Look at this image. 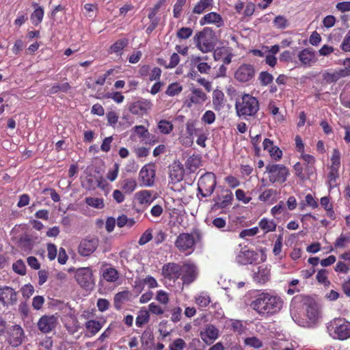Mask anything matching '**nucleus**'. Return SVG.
Returning a JSON list of instances; mask_svg holds the SVG:
<instances>
[{"label":"nucleus","mask_w":350,"mask_h":350,"mask_svg":"<svg viewBox=\"0 0 350 350\" xmlns=\"http://www.w3.org/2000/svg\"><path fill=\"white\" fill-rule=\"evenodd\" d=\"M283 304L282 299L275 293L258 291L249 306L260 317H269L278 313Z\"/></svg>","instance_id":"nucleus-1"},{"label":"nucleus","mask_w":350,"mask_h":350,"mask_svg":"<svg viewBox=\"0 0 350 350\" xmlns=\"http://www.w3.org/2000/svg\"><path fill=\"white\" fill-rule=\"evenodd\" d=\"M235 109L239 117L248 120L250 117L254 116L258 111V100L250 94H245L239 100L236 102Z\"/></svg>","instance_id":"nucleus-2"},{"label":"nucleus","mask_w":350,"mask_h":350,"mask_svg":"<svg viewBox=\"0 0 350 350\" xmlns=\"http://www.w3.org/2000/svg\"><path fill=\"white\" fill-rule=\"evenodd\" d=\"M327 329L329 335L340 340L350 338V323L344 319L336 318L327 323Z\"/></svg>","instance_id":"nucleus-3"},{"label":"nucleus","mask_w":350,"mask_h":350,"mask_svg":"<svg viewBox=\"0 0 350 350\" xmlns=\"http://www.w3.org/2000/svg\"><path fill=\"white\" fill-rule=\"evenodd\" d=\"M266 172L269 174V180L272 183H283L286 180L289 175L288 169L280 164L267 165Z\"/></svg>","instance_id":"nucleus-4"},{"label":"nucleus","mask_w":350,"mask_h":350,"mask_svg":"<svg viewBox=\"0 0 350 350\" xmlns=\"http://www.w3.org/2000/svg\"><path fill=\"white\" fill-rule=\"evenodd\" d=\"M216 186V178L213 173L208 172L202 175L198 183V189L203 197L210 196Z\"/></svg>","instance_id":"nucleus-5"},{"label":"nucleus","mask_w":350,"mask_h":350,"mask_svg":"<svg viewBox=\"0 0 350 350\" xmlns=\"http://www.w3.org/2000/svg\"><path fill=\"white\" fill-rule=\"evenodd\" d=\"M235 261L241 265H246L256 262L258 258V254L250 250L247 246L239 245L236 248Z\"/></svg>","instance_id":"nucleus-6"},{"label":"nucleus","mask_w":350,"mask_h":350,"mask_svg":"<svg viewBox=\"0 0 350 350\" xmlns=\"http://www.w3.org/2000/svg\"><path fill=\"white\" fill-rule=\"evenodd\" d=\"M254 66L250 64L240 65L234 72V79L240 83H247L252 81L255 77Z\"/></svg>","instance_id":"nucleus-7"},{"label":"nucleus","mask_w":350,"mask_h":350,"mask_svg":"<svg viewBox=\"0 0 350 350\" xmlns=\"http://www.w3.org/2000/svg\"><path fill=\"white\" fill-rule=\"evenodd\" d=\"M75 278L77 283L84 288H91L94 284L92 271L90 267L77 269Z\"/></svg>","instance_id":"nucleus-8"},{"label":"nucleus","mask_w":350,"mask_h":350,"mask_svg":"<svg viewBox=\"0 0 350 350\" xmlns=\"http://www.w3.org/2000/svg\"><path fill=\"white\" fill-rule=\"evenodd\" d=\"M198 269L193 262H185L182 265L180 278L183 284L189 285L193 283L198 276Z\"/></svg>","instance_id":"nucleus-9"},{"label":"nucleus","mask_w":350,"mask_h":350,"mask_svg":"<svg viewBox=\"0 0 350 350\" xmlns=\"http://www.w3.org/2000/svg\"><path fill=\"white\" fill-rule=\"evenodd\" d=\"M98 246V239L95 237H86L78 245L77 252L81 256L88 257L93 254Z\"/></svg>","instance_id":"nucleus-10"},{"label":"nucleus","mask_w":350,"mask_h":350,"mask_svg":"<svg viewBox=\"0 0 350 350\" xmlns=\"http://www.w3.org/2000/svg\"><path fill=\"white\" fill-rule=\"evenodd\" d=\"M154 192L150 190H142L134 194L133 203L134 206L141 208L148 207L154 200Z\"/></svg>","instance_id":"nucleus-11"},{"label":"nucleus","mask_w":350,"mask_h":350,"mask_svg":"<svg viewBox=\"0 0 350 350\" xmlns=\"http://www.w3.org/2000/svg\"><path fill=\"white\" fill-rule=\"evenodd\" d=\"M17 302V293L8 286L0 287V303L4 306L16 304Z\"/></svg>","instance_id":"nucleus-12"},{"label":"nucleus","mask_w":350,"mask_h":350,"mask_svg":"<svg viewBox=\"0 0 350 350\" xmlns=\"http://www.w3.org/2000/svg\"><path fill=\"white\" fill-rule=\"evenodd\" d=\"M155 170L151 165H145L139 171V180L144 187H151L154 185Z\"/></svg>","instance_id":"nucleus-13"},{"label":"nucleus","mask_w":350,"mask_h":350,"mask_svg":"<svg viewBox=\"0 0 350 350\" xmlns=\"http://www.w3.org/2000/svg\"><path fill=\"white\" fill-rule=\"evenodd\" d=\"M196 46L203 53L211 51L214 46L210 37L204 31L198 32L194 36Z\"/></svg>","instance_id":"nucleus-14"},{"label":"nucleus","mask_w":350,"mask_h":350,"mask_svg":"<svg viewBox=\"0 0 350 350\" xmlns=\"http://www.w3.org/2000/svg\"><path fill=\"white\" fill-rule=\"evenodd\" d=\"M38 327L42 333H49L57 325V318L54 315H44L38 321Z\"/></svg>","instance_id":"nucleus-15"},{"label":"nucleus","mask_w":350,"mask_h":350,"mask_svg":"<svg viewBox=\"0 0 350 350\" xmlns=\"http://www.w3.org/2000/svg\"><path fill=\"white\" fill-rule=\"evenodd\" d=\"M195 244L193 235L188 233L179 234L176 240L175 245L181 252L193 249Z\"/></svg>","instance_id":"nucleus-16"},{"label":"nucleus","mask_w":350,"mask_h":350,"mask_svg":"<svg viewBox=\"0 0 350 350\" xmlns=\"http://www.w3.org/2000/svg\"><path fill=\"white\" fill-rule=\"evenodd\" d=\"M181 267L182 265L177 263H167L162 267V274L165 278L176 281L181 275Z\"/></svg>","instance_id":"nucleus-17"},{"label":"nucleus","mask_w":350,"mask_h":350,"mask_svg":"<svg viewBox=\"0 0 350 350\" xmlns=\"http://www.w3.org/2000/svg\"><path fill=\"white\" fill-rule=\"evenodd\" d=\"M200 25H214L219 28L224 25V21L221 16L215 12H211L202 17L199 21Z\"/></svg>","instance_id":"nucleus-18"},{"label":"nucleus","mask_w":350,"mask_h":350,"mask_svg":"<svg viewBox=\"0 0 350 350\" xmlns=\"http://www.w3.org/2000/svg\"><path fill=\"white\" fill-rule=\"evenodd\" d=\"M8 334V340L12 347H18L22 343L24 332L21 326L17 325L12 326L10 329Z\"/></svg>","instance_id":"nucleus-19"},{"label":"nucleus","mask_w":350,"mask_h":350,"mask_svg":"<svg viewBox=\"0 0 350 350\" xmlns=\"http://www.w3.org/2000/svg\"><path fill=\"white\" fill-rule=\"evenodd\" d=\"M218 336L219 330L213 325H208L200 332L202 340L207 345L213 343Z\"/></svg>","instance_id":"nucleus-20"},{"label":"nucleus","mask_w":350,"mask_h":350,"mask_svg":"<svg viewBox=\"0 0 350 350\" xmlns=\"http://www.w3.org/2000/svg\"><path fill=\"white\" fill-rule=\"evenodd\" d=\"M350 76L347 69H339L333 72L326 71L323 74V79L327 83H336L340 79Z\"/></svg>","instance_id":"nucleus-21"},{"label":"nucleus","mask_w":350,"mask_h":350,"mask_svg":"<svg viewBox=\"0 0 350 350\" xmlns=\"http://www.w3.org/2000/svg\"><path fill=\"white\" fill-rule=\"evenodd\" d=\"M152 107V104L150 100L142 99L133 103L130 107V111L133 114L141 115L150 110Z\"/></svg>","instance_id":"nucleus-22"},{"label":"nucleus","mask_w":350,"mask_h":350,"mask_svg":"<svg viewBox=\"0 0 350 350\" xmlns=\"http://www.w3.org/2000/svg\"><path fill=\"white\" fill-rule=\"evenodd\" d=\"M297 57L301 65L306 67L311 66L316 61L314 51L309 48L304 49L299 51Z\"/></svg>","instance_id":"nucleus-23"},{"label":"nucleus","mask_w":350,"mask_h":350,"mask_svg":"<svg viewBox=\"0 0 350 350\" xmlns=\"http://www.w3.org/2000/svg\"><path fill=\"white\" fill-rule=\"evenodd\" d=\"M206 99V94L200 89L193 88L191 93L187 101V106L191 107L193 104L200 105L204 103Z\"/></svg>","instance_id":"nucleus-24"},{"label":"nucleus","mask_w":350,"mask_h":350,"mask_svg":"<svg viewBox=\"0 0 350 350\" xmlns=\"http://www.w3.org/2000/svg\"><path fill=\"white\" fill-rule=\"evenodd\" d=\"M263 149L269 153L270 157L275 160L279 161L282 157V151L276 146L273 145V142L270 139H264Z\"/></svg>","instance_id":"nucleus-25"},{"label":"nucleus","mask_w":350,"mask_h":350,"mask_svg":"<svg viewBox=\"0 0 350 350\" xmlns=\"http://www.w3.org/2000/svg\"><path fill=\"white\" fill-rule=\"evenodd\" d=\"M185 170L180 162H174L170 167V178L174 183H178L183 179Z\"/></svg>","instance_id":"nucleus-26"},{"label":"nucleus","mask_w":350,"mask_h":350,"mask_svg":"<svg viewBox=\"0 0 350 350\" xmlns=\"http://www.w3.org/2000/svg\"><path fill=\"white\" fill-rule=\"evenodd\" d=\"M270 269L262 265L258 267L257 271L253 274V280L255 282L264 284L270 280Z\"/></svg>","instance_id":"nucleus-27"},{"label":"nucleus","mask_w":350,"mask_h":350,"mask_svg":"<svg viewBox=\"0 0 350 350\" xmlns=\"http://www.w3.org/2000/svg\"><path fill=\"white\" fill-rule=\"evenodd\" d=\"M120 187L125 194H131L137 187L135 178H126L119 182Z\"/></svg>","instance_id":"nucleus-28"},{"label":"nucleus","mask_w":350,"mask_h":350,"mask_svg":"<svg viewBox=\"0 0 350 350\" xmlns=\"http://www.w3.org/2000/svg\"><path fill=\"white\" fill-rule=\"evenodd\" d=\"M103 323L96 320H89L85 322V327L86 329L85 336L92 337L95 336L103 327Z\"/></svg>","instance_id":"nucleus-29"},{"label":"nucleus","mask_w":350,"mask_h":350,"mask_svg":"<svg viewBox=\"0 0 350 350\" xmlns=\"http://www.w3.org/2000/svg\"><path fill=\"white\" fill-rule=\"evenodd\" d=\"M201 165V157L193 154L188 157L185 162V167L190 172H195Z\"/></svg>","instance_id":"nucleus-30"},{"label":"nucleus","mask_w":350,"mask_h":350,"mask_svg":"<svg viewBox=\"0 0 350 350\" xmlns=\"http://www.w3.org/2000/svg\"><path fill=\"white\" fill-rule=\"evenodd\" d=\"M213 0H200L194 6L193 12L194 14H203L206 10L212 8Z\"/></svg>","instance_id":"nucleus-31"},{"label":"nucleus","mask_w":350,"mask_h":350,"mask_svg":"<svg viewBox=\"0 0 350 350\" xmlns=\"http://www.w3.org/2000/svg\"><path fill=\"white\" fill-rule=\"evenodd\" d=\"M224 94L221 90H215L213 92V105L215 110H220L223 107Z\"/></svg>","instance_id":"nucleus-32"},{"label":"nucleus","mask_w":350,"mask_h":350,"mask_svg":"<svg viewBox=\"0 0 350 350\" xmlns=\"http://www.w3.org/2000/svg\"><path fill=\"white\" fill-rule=\"evenodd\" d=\"M260 228L265 234L273 232L276 228V224L273 220L262 218L258 224Z\"/></svg>","instance_id":"nucleus-33"},{"label":"nucleus","mask_w":350,"mask_h":350,"mask_svg":"<svg viewBox=\"0 0 350 350\" xmlns=\"http://www.w3.org/2000/svg\"><path fill=\"white\" fill-rule=\"evenodd\" d=\"M33 6L37 8L31 14V21L33 25H38L42 21L44 12L43 8L42 7L38 6L37 3H33Z\"/></svg>","instance_id":"nucleus-34"},{"label":"nucleus","mask_w":350,"mask_h":350,"mask_svg":"<svg viewBox=\"0 0 350 350\" xmlns=\"http://www.w3.org/2000/svg\"><path fill=\"white\" fill-rule=\"evenodd\" d=\"M103 278L107 282H115L119 278V273L116 269L109 267L103 271Z\"/></svg>","instance_id":"nucleus-35"},{"label":"nucleus","mask_w":350,"mask_h":350,"mask_svg":"<svg viewBox=\"0 0 350 350\" xmlns=\"http://www.w3.org/2000/svg\"><path fill=\"white\" fill-rule=\"evenodd\" d=\"M157 128L161 133L168 135L173 131L174 125L170 121L161 120L157 123Z\"/></svg>","instance_id":"nucleus-36"},{"label":"nucleus","mask_w":350,"mask_h":350,"mask_svg":"<svg viewBox=\"0 0 350 350\" xmlns=\"http://www.w3.org/2000/svg\"><path fill=\"white\" fill-rule=\"evenodd\" d=\"M85 202L88 206L94 208L101 209L105 206L104 200L102 198L87 197Z\"/></svg>","instance_id":"nucleus-37"},{"label":"nucleus","mask_w":350,"mask_h":350,"mask_svg":"<svg viewBox=\"0 0 350 350\" xmlns=\"http://www.w3.org/2000/svg\"><path fill=\"white\" fill-rule=\"evenodd\" d=\"M340 166V151L335 148L333 150L331 157V165L329 170H338Z\"/></svg>","instance_id":"nucleus-38"},{"label":"nucleus","mask_w":350,"mask_h":350,"mask_svg":"<svg viewBox=\"0 0 350 350\" xmlns=\"http://www.w3.org/2000/svg\"><path fill=\"white\" fill-rule=\"evenodd\" d=\"M128 44V41L126 39H121L116 41L114 44H113L110 47L109 52L111 53H116L118 55L120 54L122 51L126 47Z\"/></svg>","instance_id":"nucleus-39"},{"label":"nucleus","mask_w":350,"mask_h":350,"mask_svg":"<svg viewBox=\"0 0 350 350\" xmlns=\"http://www.w3.org/2000/svg\"><path fill=\"white\" fill-rule=\"evenodd\" d=\"M183 90V86L178 82L170 84L165 91V94L169 96H174L179 94Z\"/></svg>","instance_id":"nucleus-40"},{"label":"nucleus","mask_w":350,"mask_h":350,"mask_svg":"<svg viewBox=\"0 0 350 350\" xmlns=\"http://www.w3.org/2000/svg\"><path fill=\"white\" fill-rule=\"evenodd\" d=\"M150 315L148 311L146 310H141L136 318L135 324L138 327H142L145 323L149 321Z\"/></svg>","instance_id":"nucleus-41"},{"label":"nucleus","mask_w":350,"mask_h":350,"mask_svg":"<svg viewBox=\"0 0 350 350\" xmlns=\"http://www.w3.org/2000/svg\"><path fill=\"white\" fill-rule=\"evenodd\" d=\"M244 345L254 349H260L262 347V342L256 336H250L244 339Z\"/></svg>","instance_id":"nucleus-42"},{"label":"nucleus","mask_w":350,"mask_h":350,"mask_svg":"<svg viewBox=\"0 0 350 350\" xmlns=\"http://www.w3.org/2000/svg\"><path fill=\"white\" fill-rule=\"evenodd\" d=\"M339 177L338 170H329L327 175V185L329 189L331 190L337 186V179Z\"/></svg>","instance_id":"nucleus-43"},{"label":"nucleus","mask_w":350,"mask_h":350,"mask_svg":"<svg viewBox=\"0 0 350 350\" xmlns=\"http://www.w3.org/2000/svg\"><path fill=\"white\" fill-rule=\"evenodd\" d=\"M70 86L68 83H64L61 84H55L49 90L48 93L49 94H56L58 92H66Z\"/></svg>","instance_id":"nucleus-44"},{"label":"nucleus","mask_w":350,"mask_h":350,"mask_svg":"<svg viewBox=\"0 0 350 350\" xmlns=\"http://www.w3.org/2000/svg\"><path fill=\"white\" fill-rule=\"evenodd\" d=\"M306 314L311 322H314L319 316L318 310L315 305H309L306 309Z\"/></svg>","instance_id":"nucleus-45"},{"label":"nucleus","mask_w":350,"mask_h":350,"mask_svg":"<svg viewBox=\"0 0 350 350\" xmlns=\"http://www.w3.org/2000/svg\"><path fill=\"white\" fill-rule=\"evenodd\" d=\"M133 130L137 134V135L142 137L144 139H149L151 136L148 130L142 125L135 126L133 127ZM152 137H153L152 135Z\"/></svg>","instance_id":"nucleus-46"},{"label":"nucleus","mask_w":350,"mask_h":350,"mask_svg":"<svg viewBox=\"0 0 350 350\" xmlns=\"http://www.w3.org/2000/svg\"><path fill=\"white\" fill-rule=\"evenodd\" d=\"M209 295L206 293H202L196 297V302L201 307H206L210 303Z\"/></svg>","instance_id":"nucleus-47"},{"label":"nucleus","mask_w":350,"mask_h":350,"mask_svg":"<svg viewBox=\"0 0 350 350\" xmlns=\"http://www.w3.org/2000/svg\"><path fill=\"white\" fill-rule=\"evenodd\" d=\"M14 271L19 275H24L26 273V266L22 260H18L12 265Z\"/></svg>","instance_id":"nucleus-48"},{"label":"nucleus","mask_w":350,"mask_h":350,"mask_svg":"<svg viewBox=\"0 0 350 350\" xmlns=\"http://www.w3.org/2000/svg\"><path fill=\"white\" fill-rule=\"evenodd\" d=\"M106 118L108 124L113 128H116L119 119L118 113L113 111H109L106 114Z\"/></svg>","instance_id":"nucleus-49"},{"label":"nucleus","mask_w":350,"mask_h":350,"mask_svg":"<svg viewBox=\"0 0 350 350\" xmlns=\"http://www.w3.org/2000/svg\"><path fill=\"white\" fill-rule=\"evenodd\" d=\"M268 109L271 113L275 117L277 121L282 122L284 120L283 116L280 114L279 108L274 104V103H269Z\"/></svg>","instance_id":"nucleus-50"},{"label":"nucleus","mask_w":350,"mask_h":350,"mask_svg":"<svg viewBox=\"0 0 350 350\" xmlns=\"http://www.w3.org/2000/svg\"><path fill=\"white\" fill-rule=\"evenodd\" d=\"M258 79L260 80V83L265 86L273 81V77L267 72H261L259 75Z\"/></svg>","instance_id":"nucleus-51"},{"label":"nucleus","mask_w":350,"mask_h":350,"mask_svg":"<svg viewBox=\"0 0 350 350\" xmlns=\"http://www.w3.org/2000/svg\"><path fill=\"white\" fill-rule=\"evenodd\" d=\"M201 120L204 124H211L215 121V114L213 111L208 110L202 115Z\"/></svg>","instance_id":"nucleus-52"},{"label":"nucleus","mask_w":350,"mask_h":350,"mask_svg":"<svg viewBox=\"0 0 350 350\" xmlns=\"http://www.w3.org/2000/svg\"><path fill=\"white\" fill-rule=\"evenodd\" d=\"M274 25L278 29H285L288 26V20L283 16H278L273 20Z\"/></svg>","instance_id":"nucleus-53"},{"label":"nucleus","mask_w":350,"mask_h":350,"mask_svg":"<svg viewBox=\"0 0 350 350\" xmlns=\"http://www.w3.org/2000/svg\"><path fill=\"white\" fill-rule=\"evenodd\" d=\"M316 278L319 283L323 284L325 286H328L330 283L327 280V271L325 269L319 270Z\"/></svg>","instance_id":"nucleus-54"},{"label":"nucleus","mask_w":350,"mask_h":350,"mask_svg":"<svg viewBox=\"0 0 350 350\" xmlns=\"http://www.w3.org/2000/svg\"><path fill=\"white\" fill-rule=\"evenodd\" d=\"M295 174L301 180H305L307 179V176L304 173V169L299 162L296 163L294 165Z\"/></svg>","instance_id":"nucleus-55"},{"label":"nucleus","mask_w":350,"mask_h":350,"mask_svg":"<svg viewBox=\"0 0 350 350\" xmlns=\"http://www.w3.org/2000/svg\"><path fill=\"white\" fill-rule=\"evenodd\" d=\"M193 33L190 27H181L177 32V37L180 39L185 40L189 38Z\"/></svg>","instance_id":"nucleus-56"},{"label":"nucleus","mask_w":350,"mask_h":350,"mask_svg":"<svg viewBox=\"0 0 350 350\" xmlns=\"http://www.w3.org/2000/svg\"><path fill=\"white\" fill-rule=\"evenodd\" d=\"M186 131L189 136L193 137L194 135H197L200 132V130L196 128L195 122L190 120L186 123Z\"/></svg>","instance_id":"nucleus-57"},{"label":"nucleus","mask_w":350,"mask_h":350,"mask_svg":"<svg viewBox=\"0 0 350 350\" xmlns=\"http://www.w3.org/2000/svg\"><path fill=\"white\" fill-rule=\"evenodd\" d=\"M230 326L231 327L233 331L237 332L239 334H241L244 330L243 322L239 320H230Z\"/></svg>","instance_id":"nucleus-58"},{"label":"nucleus","mask_w":350,"mask_h":350,"mask_svg":"<svg viewBox=\"0 0 350 350\" xmlns=\"http://www.w3.org/2000/svg\"><path fill=\"white\" fill-rule=\"evenodd\" d=\"M235 196H236L237 199L239 201L242 202L243 204L249 203L252 199L251 197L247 196L245 195V193L243 190L240 189L236 190Z\"/></svg>","instance_id":"nucleus-59"},{"label":"nucleus","mask_w":350,"mask_h":350,"mask_svg":"<svg viewBox=\"0 0 350 350\" xmlns=\"http://www.w3.org/2000/svg\"><path fill=\"white\" fill-rule=\"evenodd\" d=\"M129 293L128 291H122L117 293L114 297L116 305L117 304H122L129 299Z\"/></svg>","instance_id":"nucleus-60"},{"label":"nucleus","mask_w":350,"mask_h":350,"mask_svg":"<svg viewBox=\"0 0 350 350\" xmlns=\"http://www.w3.org/2000/svg\"><path fill=\"white\" fill-rule=\"evenodd\" d=\"M285 210V206L282 201H280L278 204L274 206L271 209V213L273 216L275 217L278 215L282 214Z\"/></svg>","instance_id":"nucleus-61"},{"label":"nucleus","mask_w":350,"mask_h":350,"mask_svg":"<svg viewBox=\"0 0 350 350\" xmlns=\"http://www.w3.org/2000/svg\"><path fill=\"white\" fill-rule=\"evenodd\" d=\"M152 238L151 230L148 229L146 230L140 237L139 240V244L140 245H145L148 242H149Z\"/></svg>","instance_id":"nucleus-62"},{"label":"nucleus","mask_w":350,"mask_h":350,"mask_svg":"<svg viewBox=\"0 0 350 350\" xmlns=\"http://www.w3.org/2000/svg\"><path fill=\"white\" fill-rule=\"evenodd\" d=\"M185 347V342L182 338L175 340L170 346V350H183Z\"/></svg>","instance_id":"nucleus-63"},{"label":"nucleus","mask_w":350,"mask_h":350,"mask_svg":"<svg viewBox=\"0 0 350 350\" xmlns=\"http://www.w3.org/2000/svg\"><path fill=\"white\" fill-rule=\"evenodd\" d=\"M341 48L345 52H350V31L345 36Z\"/></svg>","instance_id":"nucleus-64"}]
</instances>
